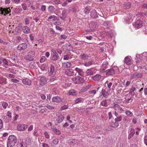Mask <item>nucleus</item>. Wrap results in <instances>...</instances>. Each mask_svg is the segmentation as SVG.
Masks as SVG:
<instances>
[{
    "label": "nucleus",
    "mask_w": 147,
    "mask_h": 147,
    "mask_svg": "<svg viewBox=\"0 0 147 147\" xmlns=\"http://www.w3.org/2000/svg\"><path fill=\"white\" fill-rule=\"evenodd\" d=\"M17 142L16 137L13 135H11L8 137L7 142V147H13Z\"/></svg>",
    "instance_id": "obj_1"
},
{
    "label": "nucleus",
    "mask_w": 147,
    "mask_h": 147,
    "mask_svg": "<svg viewBox=\"0 0 147 147\" xmlns=\"http://www.w3.org/2000/svg\"><path fill=\"white\" fill-rule=\"evenodd\" d=\"M31 142V140L29 138L26 140H20V141H18L17 144L18 147H27V144H29Z\"/></svg>",
    "instance_id": "obj_2"
},
{
    "label": "nucleus",
    "mask_w": 147,
    "mask_h": 147,
    "mask_svg": "<svg viewBox=\"0 0 147 147\" xmlns=\"http://www.w3.org/2000/svg\"><path fill=\"white\" fill-rule=\"evenodd\" d=\"M35 55V53L34 51H30L28 52L26 56L24 57V59L28 61H32L34 59L33 57Z\"/></svg>",
    "instance_id": "obj_3"
},
{
    "label": "nucleus",
    "mask_w": 147,
    "mask_h": 147,
    "mask_svg": "<svg viewBox=\"0 0 147 147\" xmlns=\"http://www.w3.org/2000/svg\"><path fill=\"white\" fill-rule=\"evenodd\" d=\"M72 80L76 84H81L83 83L84 82L83 78L77 76L75 78H73Z\"/></svg>",
    "instance_id": "obj_4"
},
{
    "label": "nucleus",
    "mask_w": 147,
    "mask_h": 147,
    "mask_svg": "<svg viewBox=\"0 0 147 147\" xmlns=\"http://www.w3.org/2000/svg\"><path fill=\"white\" fill-rule=\"evenodd\" d=\"M143 22L140 19H136L134 23L133 24V26L136 29L140 28L142 26Z\"/></svg>",
    "instance_id": "obj_5"
},
{
    "label": "nucleus",
    "mask_w": 147,
    "mask_h": 147,
    "mask_svg": "<svg viewBox=\"0 0 147 147\" xmlns=\"http://www.w3.org/2000/svg\"><path fill=\"white\" fill-rule=\"evenodd\" d=\"M126 16L124 18V21L126 23H129L132 21V16L131 13H128L126 14Z\"/></svg>",
    "instance_id": "obj_6"
},
{
    "label": "nucleus",
    "mask_w": 147,
    "mask_h": 147,
    "mask_svg": "<svg viewBox=\"0 0 147 147\" xmlns=\"http://www.w3.org/2000/svg\"><path fill=\"white\" fill-rule=\"evenodd\" d=\"M11 12V9L9 7L6 8H0V14L5 16L6 14L9 13Z\"/></svg>",
    "instance_id": "obj_7"
},
{
    "label": "nucleus",
    "mask_w": 147,
    "mask_h": 147,
    "mask_svg": "<svg viewBox=\"0 0 147 147\" xmlns=\"http://www.w3.org/2000/svg\"><path fill=\"white\" fill-rule=\"evenodd\" d=\"M118 68L117 67H113V68L109 69L107 71L106 74L108 75H111L114 74L117 70Z\"/></svg>",
    "instance_id": "obj_8"
},
{
    "label": "nucleus",
    "mask_w": 147,
    "mask_h": 147,
    "mask_svg": "<svg viewBox=\"0 0 147 147\" xmlns=\"http://www.w3.org/2000/svg\"><path fill=\"white\" fill-rule=\"evenodd\" d=\"M28 127V126L25 124H20L17 125V129L19 131H23Z\"/></svg>",
    "instance_id": "obj_9"
},
{
    "label": "nucleus",
    "mask_w": 147,
    "mask_h": 147,
    "mask_svg": "<svg viewBox=\"0 0 147 147\" xmlns=\"http://www.w3.org/2000/svg\"><path fill=\"white\" fill-rule=\"evenodd\" d=\"M142 76V74L141 73L136 72L130 75V77L132 79L141 78Z\"/></svg>",
    "instance_id": "obj_10"
},
{
    "label": "nucleus",
    "mask_w": 147,
    "mask_h": 147,
    "mask_svg": "<svg viewBox=\"0 0 147 147\" xmlns=\"http://www.w3.org/2000/svg\"><path fill=\"white\" fill-rule=\"evenodd\" d=\"M27 47V44L25 43L20 44L17 47V50L20 51L22 50H24Z\"/></svg>",
    "instance_id": "obj_11"
},
{
    "label": "nucleus",
    "mask_w": 147,
    "mask_h": 147,
    "mask_svg": "<svg viewBox=\"0 0 147 147\" xmlns=\"http://www.w3.org/2000/svg\"><path fill=\"white\" fill-rule=\"evenodd\" d=\"M65 74L69 76H73L75 75L74 70L72 69H67L65 72Z\"/></svg>",
    "instance_id": "obj_12"
},
{
    "label": "nucleus",
    "mask_w": 147,
    "mask_h": 147,
    "mask_svg": "<svg viewBox=\"0 0 147 147\" xmlns=\"http://www.w3.org/2000/svg\"><path fill=\"white\" fill-rule=\"evenodd\" d=\"M11 58L12 63L13 65H15V63H18V57L17 56L15 55H12L11 56Z\"/></svg>",
    "instance_id": "obj_13"
},
{
    "label": "nucleus",
    "mask_w": 147,
    "mask_h": 147,
    "mask_svg": "<svg viewBox=\"0 0 147 147\" xmlns=\"http://www.w3.org/2000/svg\"><path fill=\"white\" fill-rule=\"evenodd\" d=\"M56 74V71L55 66L53 65H51L50 67V71L49 73V75L51 76Z\"/></svg>",
    "instance_id": "obj_14"
},
{
    "label": "nucleus",
    "mask_w": 147,
    "mask_h": 147,
    "mask_svg": "<svg viewBox=\"0 0 147 147\" xmlns=\"http://www.w3.org/2000/svg\"><path fill=\"white\" fill-rule=\"evenodd\" d=\"M67 142L70 144L75 145L78 144L80 142L77 140L69 139L67 141Z\"/></svg>",
    "instance_id": "obj_15"
},
{
    "label": "nucleus",
    "mask_w": 147,
    "mask_h": 147,
    "mask_svg": "<svg viewBox=\"0 0 147 147\" xmlns=\"http://www.w3.org/2000/svg\"><path fill=\"white\" fill-rule=\"evenodd\" d=\"M21 32V28L19 26H18L16 27L12 31V33L15 35H18Z\"/></svg>",
    "instance_id": "obj_16"
},
{
    "label": "nucleus",
    "mask_w": 147,
    "mask_h": 147,
    "mask_svg": "<svg viewBox=\"0 0 147 147\" xmlns=\"http://www.w3.org/2000/svg\"><path fill=\"white\" fill-rule=\"evenodd\" d=\"M101 95L105 98H107L109 95V92L106 91L105 89L102 88L101 92Z\"/></svg>",
    "instance_id": "obj_17"
},
{
    "label": "nucleus",
    "mask_w": 147,
    "mask_h": 147,
    "mask_svg": "<svg viewBox=\"0 0 147 147\" xmlns=\"http://www.w3.org/2000/svg\"><path fill=\"white\" fill-rule=\"evenodd\" d=\"M47 83V78L44 76H42L40 79V84L41 86H43Z\"/></svg>",
    "instance_id": "obj_18"
},
{
    "label": "nucleus",
    "mask_w": 147,
    "mask_h": 147,
    "mask_svg": "<svg viewBox=\"0 0 147 147\" xmlns=\"http://www.w3.org/2000/svg\"><path fill=\"white\" fill-rule=\"evenodd\" d=\"M91 86L90 84H88L82 88L79 91V93L84 92L89 89Z\"/></svg>",
    "instance_id": "obj_19"
},
{
    "label": "nucleus",
    "mask_w": 147,
    "mask_h": 147,
    "mask_svg": "<svg viewBox=\"0 0 147 147\" xmlns=\"http://www.w3.org/2000/svg\"><path fill=\"white\" fill-rule=\"evenodd\" d=\"M52 102H53L59 103L62 101L61 99L59 97L56 96L53 97L52 99Z\"/></svg>",
    "instance_id": "obj_20"
},
{
    "label": "nucleus",
    "mask_w": 147,
    "mask_h": 147,
    "mask_svg": "<svg viewBox=\"0 0 147 147\" xmlns=\"http://www.w3.org/2000/svg\"><path fill=\"white\" fill-rule=\"evenodd\" d=\"M135 130L134 128H131L129 132H128V139L129 140L134 136L135 134Z\"/></svg>",
    "instance_id": "obj_21"
},
{
    "label": "nucleus",
    "mask_w": 147,
    "mask_h": 147,
    "mask_svg": "<svg viewBox=\"0 0 147 147\" xmlns=\"http://www.w3.org/2000/svg\"><path fill=\"white\" fill-rule=\"evenodd\" d=\"M124 61L125 63L128 65H131L132 63L131 61L128 56L125 57L124 59Z\"/></svg>",
    "instance_id": "obj_22"
},
{
    "label": "nucleus",
    "mask_w": 147,
    "mask_h": 147,
    "mask_svg": "<svg viewBox=\"0 0 147 147\" xmlns=\"http://www.w3.org/2000/svg\"><path fill=\"white\" fill-rule=\"evenodd\" d=\"M22 81L24 84L30 85L31 84V81L30 79L27 78L23 79Z\"/></svg>",
    "instance_id": "obj_23"
},
{
    "label": "nucleus",
    "mask_w": 147,
    "mask_h": 147,
    "mask_svg": "<svg viewBox=\"0 0 147 147\" xmlns=\"http://www.w3.org/2000/svg\"><path fill=\"white\" fill-rule=\"evenodd\" d=\"M66 10L65 9H64L59 17L61 19L63 20L66 18Z\"/></svg>",
    "instance_id": "obj_24"
},
{
    "label": "nucleus",
    "mask_w": 147,
    "mask_h": 147,
    "mask_svg": "<svg viewBox=\"0 0 147 147\" xmlns=\"http://www.w3.org/2000/svg\"><path fill=\"white\" fill-rule=\"evenodd\" d=\"M75 70L78 73L79 75L82 76H84V73L82 69L78 67H76L75 69Z\"/></svg>",
    "instance_id": "obj_25"
},
{
    "label": "nucleus",
    "mask_w": 147,
    "mask_h": 147,
    "mask_svg": "<svg viewBox=\"0 0 147 147\" xmlns=\"http://www.w3.org/2000/svg\"><path fill=\"white\" fill-rule=\"evenodd\" d=\"M90 16L93 18H96L98 17V15L96 11L93 9L90 12Z\"/></svg>",
    "instance_id": "obj_26"
},
{
    "label": "nucleus",
    "mask_w": 147,
    "mask_h": 147,
    "mask_svg": "<svg viewBox=\"0 0 147 147\" xmlns=\"http://www.w3.org/2000/svg\"><path fill=\"white\" fill-rule=\"evenodd\" d=\"M64 119V116L61 114L58 116V118L57 119V123H61Z\"/></svg>",
    "instance_id": "obj_27"
},
{
    "label": "nucleus",
    "mask_w": 147,
    "mask_h": 147,
    "mask_svg": "<svg viewBox=\"0 0 147 147\" xmlns=\"http://www.w3.org/2000/svg\"><path fill=\"white\" fill-rule=\"evenodd\" d=\"M59 142V140L58 139L56 138L50 142V145L52 146H54L57 145L58 144Z\"/></svg>",
    "instance_id": "obj_28"
},
{
    "label": "nucleus",
    "mask_w": 147,
    "mask_h": 147,
    "mask_svg": "<svg viewBox=\"0 0 147 147\" xmlns=\"http://www.w3.org/2000/svg\"><path fill=\"white\" fill-rule=\"evenodd\" d=\"M23 32L26 34H28L30 32V30L29 28L27 26H24L22 28Z\"/></svg>",
    "instance_id": "obj_29"
},
{
    "label": "nucleus",
    "mask_w": 147,
    "mask_h": 147,
    "mask_svg": "<svg viewBox=\"0 0 147 147\" xmlns=\"http://www.w3.org/2000/svg\"><path fill=\"white\" fill-rule=\"evenodd\" d=\"M59 56L58 54H53L51 55L50 57L51 59L54 61H55L58 60L59 59Z\"/></svg>",
    "instance_id": "obj_30"
},
{
    "label": "nucleus",
    "mask_w": 147,
    "mask_h": 147,
    "mask_svg": "<svg viewBox=\"0 0 147 147\" xmlns=\"http://www.w3.org/2000/svg\"><path fill=\"white\" fill-rule=\"evenodd\" d=\"M71 66V63L68 62L64 63L62 64V67L64 68H68L70 67Z\"/></svg>",
    "instance_id": "obj_31"
},
{
    "label": "nucleus",
    "mask_w": 147,
    "mask_h": 147,
    "mask_svg": "<svg viewBox=\"0 0 147 147\" xmlns=\"http://www.w3.org/2000/svg\"><path fill=\"white\" fill-rule=\"evenodd\" d=\"M131 3L129 2H126L125 3L123 6V8L127 9H129L131 7Z\"/></svg>",
    "instance_id": "obj_32"
},
{
    "label": "nucleus",
    "mask_w": 147,
    "mask_h": 147,
    "mask_svg": "<svg viewBox=\"0 0 147 147\" xmlns=\"http://www.w3.org/2000/svg\"><path fill=\"white\" fill-rule=\"evenodd\" d=\"M101 76L100 75L96 74L92 77V78L94 81H98L101 79Z\"/></svg>",
    "instance_id": "obj_33"
},
{
    "label": "nucleus",
    "mask_w": 147,
    "mask_h": 147,
    "mask_svg": "<svg viewBox=\"0 0 147 147\" xmlns=\"http://www.w3.org/2000/svg\"><path fill=\"white\" fill-rule=\"evenodd\" d=\"M51 129L53 132L57 135H60L61 134V131L55 127H52Z\"/></svg>",
    "instance_id": "obj_34"
},
{
    "label": "nucleus",
    "mask_w": 147,
    "mask_h": 147,
    "mask_svg": "<svg viewBox=\"0 0 147 147\" xmlns=\"http://www.w3.org/2000/svg\"><path fill=\"white\" fill-rule=\"evenodd\" d=\"M53 19V21H55L56 20H59V18L57 16H55V15H51L50 16L49 18H48V20L49 21V20L51 19Z\"/></svg>",
    "instance_id": "obj_35"
},
{
    "label": "nucleus",
    "mask_w": 147,
    "mask_h": 147,
    "mask_svg": "<svg viewBox=\"0 0 147 147\" xmlns=\"http://www.w3.org/2000/svg\"><path fill=\"white\" fill-rule=\"evenodd\" d=\"M80 57V59L84 60L87 59L89 57V56L87 55L84 53L81 54Z\"/></svg>",
    "instance_id": "obj_36"
},
{
    "label": "nucleus",
    "mask_w": 147,
    "mask_h": 147,
    "mask_svg": "<svg viewBox=\"0 0 147 147\" xmlns=\"http://www.w3.org/2000/svg\"><path fill=\"white\" fill-rule=\"evenodd\" d=\"M84 101L83 99L81 98H78L76 99L74 104H77L80 103H82Z\"/></svg>",
    "instance_id": "obj_37"
},
{
    "label": "nucleus",
    "mask_w": 147,
    "mask_h": 147,
    "mask_svg": "<svg viewBox=\"0 0 147 147\" xmlns=\"http://www.w3.org/2000/svg\"><path fill=\"white\" fill-rule=\"evenodd\" d=\"M136 88L132 86V88L130 89L129 94L132 96L135 95V93L134 91H136Z\"/></svg>",
    "instance_id": "obj_38"
},
{
    "label": "nucleus",
    "mask_w": 147,
    "mask_h": 147,
    "mask_svg": "<svg viewBox=\"0 0 147 147\" xmlns=\"http://www.w3.org/2000/svg\"><path fill=\"white\" fill-rule=\"evenodd\" d=\"M55 9V7L52 5H50L48 8V11L51 13H53Z\"/></svg>",
    "instance_id": "obj_39"
},
{
    "label": "nucleus",
    "mask_w": 147,
    "mask_h": 147,
    "mask_svg": "<svg viewBox=\"0 0 147 147\" xmlns=\"http://www.w3.org/2000/svg\"><path fill=\"white\" fill-rule=\"evenodd\" d=\"M68 95H72L73 96L76 95V91L74 90H69L68 92Z\"/></svg>",
    "instance_id": "obj_40"
},
{
    "label": "nucleus",
    "mask_w": 147,
    "mask_h": 147,
    "mask_svg": "<svg viewBox=\"0 0 147 147\" xmlns=\"http://www.w3.org/2000/svg\"><path fill=\"white\" fill-rule=\"evenodd\" d=\"M94 63V62L93 61H90L87 62H85L83 64L84 66L87 67L90 66Z\"/></svg>",
    "instance_id": "obj_41"
},
{
    "label": "nucleus",
    "mask_w": 147,
    "mask_h": 147,
    "mask_svg": "<svg viewBox=\"0 0 147 147\" xmlns=\"http://www.w3.org/2000/svg\"><path fill=\"white\" fill-rule=\"evenodd\" d=\"M111 24V23L110 22L108 21H106L104 22L103 25L107 28H109Z\"/></svg>",
    "instance_id": "obj_42"
},
{
    "label": "nucleus",
    "mask_w": 147,
    "mask_h": 147,
    "mask_svg": "<svg viewBox=\"0 0 147 147\" xmlns=\"http://www.w3.org/2000/svg\"><path fill=\"white\" fill-rule=\"evenodd\" d=\"M119 123L118 122L115 121L111 123V125L113 127H117L119 126Z\"/></svg>",
    "instance_id": "obj_43"
},
{
    "label": "nucleus",
    "mask_w": 147,
    "mask_h": 147,
    "mask_svg": "<svg viewBox=\"0 0 147 147\" xmlns=\"http://www.w3.org/2000/svg\"><path fill=\"white\" fill-rule=\"evenodd\" d=\"M113 105L111 107L114 108H118V109H121V107L120 106L117 104H115V102H114L113 105Z\"/></svg>",
    "instance_id": "obj_44"
},
{
    "label": "nucleus",
    "mask_w": 147,
    "mask_h": 147,
    "mask_svg": "<svg viewBox=\"0 0 147 147\" xmlns=\"http://www.w3.org/2000/svg\"><path fill=\"white\" fill-rule=\"evenodd\" d=\"M86 73L87 75H92L94 74V72L90 69H89L86 71Z\"/></svg>",
    "instance_id": "obj_45"
},
{
    "label": "nucleus",
    "mask_w": 147,
    "mask_h": 147,
    "mask_svg": "<svg viewBox=\"0 0 147 147\" xmlns=\"http://www.w3.org/2000/svg\"><path fill=\"white\" fill-rule=\"evenodd\" d=\"M122 119V117L121 115L117 116V117L115 119V121L118 122H120L121 121Z\"/></svg>",
    "instance_id": "obj_46"
},
{
    "label": "nucleus",
    "mask_w": 147,
    "mask_h": 147,
    "mask_svg": "<svg viewBox=\"0 0 147 147\" xmlns=\"http://www.w3.org/2000/svg\"><path fill=\"white\" fill-rule=\"evenodd\" d=\"M101 105L104 107H107V102L106 100H103L101 102Z\"/></svg>",
    "instance_id": "obj_47"
},
{
    "label": "nucleus",
    "mask_w": 147,
    "mask_h": 147,
    "mask_svg": "<svg viewBox=\"0 0 147 147\" xmlns=\"http://www.w3.org/2000/svg\"><path fill=\"white\" fill-rule=\"evenodd\" d=\"M30 17H27L25 19V22L26 25H28L30 23Z\"/></svg>",
    "instance_id": "obj_48"
},
{
    "label": "nucleus",
    "mask_w": 147,
    "mask_h": 147,
    "mask_svg": "<svg viewBox=\"0 0 147 147\" xmlns=\"http://www.w3.org/2000/svg\"><path fill=\"white\" fill-rule=\"evenodd\" d=\"M7 71L11 73L15 74L16 73V70L13 69L9 68L7 69Z\"/></svg>",
    "instance_id": "obj_49"
},
{
    "label": "nucleus",
    "mask_w": 147,
    "mask_h": 147,
    "mask_svg": "<svg viewBox=\"0 0 147 147\" xmlns=\"http://www.w3.org/2000/svg\"><path fill=\"white\" fill-rule=\"evenodd\" d=\"M90 10L88 8H85L84 10V12L86 14H87L89 13L90 12Z\"/></svg>",
    "instance_id": "obj_50"
},
{
    "label": "nucleus",
    "mask_w": 147,
    "mask_h": 147,
    "mask_svg": "<svg viewBox=\"0 0 147 147\" xmlns=\"http://www.w3.org/2000/svg\"><path fill=\"white\" fill-rule=\"evenodd\" d=\"M109 65L107 61L104 62L102 64V66L106 68Z\"/></svg>",
    "instance_id": "obj_51"
},
{
    "label": "nucleus",
    "mask_w": 147,
    "mask_h": 147,
    "mask_svg": "<svg viewBox=\"0 0 147 147\" xmlns=\"http://www.w3.org/2000/svg\"><path fill=\"white\" fill-rule=\"evenodd\" d=\"M45 107L50 110H52L55 109V107L52 106H51L48 104H47Z\"/></svg>",
    "instance_id": "obj_52"
},
{
    "label": "nucleus",
    "mask_w": 147,
    "mask_h": 147,
    "mask_svg": "<svg viewBox=\"0 0 147 147\" xmlns=\"http://www.w3.org/2000/svg\"><path fill=\"white\" fill-rule=\"evenodd\" d=\"M0 84H6L5 79L2 78H0Z\"/></svg>",
    "instance_id": "obj_53"
},
{
    "label": "nucleus",
    "mask_w": 147,
    "mask_h": 147,
    "mask_svg": "<svg viewBox=\"0 0 147 147\" xmlns=\"http://www.w3.org/2000/svg\"><path fill=\"white\" fill-rule=\"evenodd\" d=\"M46 65L43 64L40 67V69L42 71H44L46 69Z\"/></svg>",
    "instance_id": "obj_54"
},
{
    "label": "nucleus",
    "mask_w": 147,
    "mask_h": 147,
    "mask_svg": "<svg viewBox=\"0 0 147 147\" xmlns=\"http://www.w3.org/2000/svg\"><path fill=\"white\" fill-rule=\"evenodd\" d=\"M2 106L5 109H6L8 105V104L7 102H2Z\"/></svg>",
    "instance_id": "obj_55"
},
{
    "label": "nucleus",
    "mask_w": 147,
    "mask_h": 147,
    "mask_svg": "<svg viewBox=\"0 0 147 147\" xmlns=\"http://www.w3.org/2000/svg\"><path fill=\"white\" fill-rule=\"evenodd\" d=\"M46 59V58L45 56H42L41 58L40 59V62L41 63H42L45 61Z\"/></svg>",
    "instance_id": "obj_56"
},
{
    "label": "nucleus",
    "mask_w": 147,
    "mask_h": 147,
    "mask_svg": "<svg viewBox=\"0 0 147 147\" xmlns=\"http://www.w3.org/2000/svg\"><path fill=\"white\" fill-rule=\"evenodd\" d=\"M44 135L46 138L48 139L50 138V135L47 132L45 131L44 132Z\"/></svg>",
    "instance_id": "obj_57"
},
{
    "label": "nucleus",
    "mask_w": 147,
    "mask_h": 147,
    "mask_svg": "<svg viewBox=\"0 0 147 147\" xmlns=\"http://www.w3.org/2000/svg\"><path fill=\"white\" fill-rule=\"evenodd\" d=\"M2 62L3 64L5 65H8V62L7 60L5 59H3L2 60Z\"/></svg>",
    "instance_id": "obj_58"
},
{
    "label": "nucleus",
    "mask_w": 147,
    "mask_h": 147,
    "mask_svg": "<svg viewBox=\"0 0 147 147\" xmlns=\"http://www.w3.org/2000/svg\"><path fill=\"white\" fill-rule=\"evenodd\" d=\"M96 91L95 90H90L89 91V93L90 94H93L94 95L96 93Z\"/></svg>",
    "instance_id": "obj_59"
},
{
    "label": "nucleus",
    "mask_w": 147,
    "mask_h": 147,
    "mask_svg": "<svg viewBox=\"0 0 147 147\" xmlns=\"http://www.w3.org/2000/svg\"><path fill=\"white\" fill-rule=\"evenodd\" d=\"M123 120L124 121H126L128 122L129 121V119L127 116H125L123 118Z\"/></svg>",
    "instance_id": "obj_60"
},
{
    "label": "nucleus",
    "mask_w": 147,
    "mask_h": 147,
    "mask_svg": "<svg viewBox=\"0 0 147 147\" xmlns=\"http://www.w3.org/2000/svg\"><path fill=\"white\" fill-rule=\"evenodd\" d=\"M125 113L127 115L129 116H132L133 115V113L130 111H126L125 112Z\"/></svg>",
    "instance_id": "obj_61"
},
{
    "label": "nucleus",
    "mask_w": 147,
    "mask_h": 147,
    "mask_svg": "<svg viewBox=\"0 0 147 147\" xmlns=\"http://www.w3.org/2000/svg\"><path fill=\"white\" fill-rule=\"evenodd\" d=\"M68 106L67 105H64L61 107V110H64L68 108Z\"/></svg>",
    "instance_id": "obj_62"
},
{
    "label": "nucleus",
    "mask_w": 147,
    "mask_h": 147,
    "mask_svg": "<svg viewBox=\"0 0 147 147\" xmlns=\"http://www.w3.org/2000/svg\"><path fill=\"white\" fill-rule=\"evenodd\" d=\"M56 80V77L55 76H53L50 79L49 81L51 82H53Z\"/></svg>",
    "instance_id": "obj_63"
},
{
    "label": "nucleus",
    "mask_w": 147,
    "mask_h": 147,
    "mask_svg": "<svg viewBox=\"0 0 147 147\" xmlns=\"http://www.w3.org/2000/svg\"><path fill=\"white\" fill-rule=\"evenodd\" d=\"M33 129V125H31L28 127V131H30L32 130Z\"/></svg>",
    "instance_id": "obj_64"
}]
</instances>
